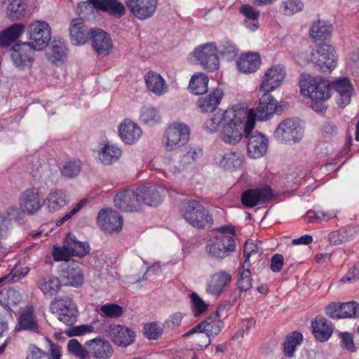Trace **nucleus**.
<instances>
[{
  "label": "nucleus",
  "mask_w": 359,
  "mask_h": 359,
  "mask_svg": "<svg viewBox=\"0 0 359 359\" xmlns=\"http://www.w3.org/2000/svg\"><path fill=\"white\" fill-rule=\"evenodd\" d=\"M226 119L219 130L221 140L226 144H238L245 134V122L248 117H254L253 110L248 112L244 107H232L226 110Z\"/></svg>",
  "instance_id": "obj_1"
},
{
  "label": "nucleus",
  "mask_w": 359,
  "mask_h": 359,
  "mask_svg": "<svg viewBox=\"0 0 359 359\" xmlns=\"http://www.w3.org/2000/svg\"><path fill=\"white\" fill-rule=\"evenodd\" d=\"M299 88L302 95L309 97L313 103L311 107L318 112H325L327 107L323 103L331 97L330 85L327 80L320 76L302 75Z\"/></svg>",
  "instance_id": "obj_2"
},
{
  "label": "nucleus",
  "mask_w": 359,
  "mask_h": 359,
  "mask_svg": "<svg viewBox=\"0 0 359 359\" xmlns=\"http://www.w3.org/2000/svg\"><path fill=\"white\" fill-rule=\"evenodd\" d=\"M180 212L185 220L193 227L209 229L214 219L209 211L196 201H184L180 205Z\"/></svg>",
  "instance_id": "obj_3"
},
{
  "label": "nucleus",
  "mask_w": 359,
  "mask_h": 359,
  "mask_svg": "<svg viewBox=\"0 0 359 359\" xmlns=\"http://www.w3.org/2000/svg\"><path fill=\"white\" fill-rule=\"evenodd\" d=\"M222 312H226L225 307L219 306L215 313H212L182 337L187 338L194 333H205V336H202L205 341L201 344V348L208 347L211 343V337L218 335L224 326V322L220 319Z\"/></svg>",
  "instance_id": "obj_4"
},
{
  "label": "nucleus",
  "mask_w": 359,
  "mask_h": 359,
  "mask_svg": "<svg viewBox=\"0 0 359 359\" xmlns=\"http://www.w3.org/2000/svg\"><path fill=\"white\" fill-rule=\"evenodd\" d=\"M255 125L254 117H248L245 122V137L248 140V152L253 158L263 156L267 151L269 141L258 131H252Z\"/></svg>",
  "instance_id": "obj_5"
},
{
  "label": "nucleus",
  "mask_w": 359,
  "mask_h": 359,
  "mask_svg": "<svg viewBox=\"0 0 359 359\" xmlns=\"http://www.w3.org/2000/svg\"><path fill=\"white\" fill-rule=\"evenodd\" d=\"M236 250L234 238L229 235H217L208 240L205 246L208 255L216 259L229 256Z\"/></svg>",
  "instance_id": "obj_6"
},
{
  "label": "nucleus",
  "mask_w": 359,
  "mask_h": 359,
  "mask_svg": "<svg viewBox=\"0 0 359 359\" xmlns=\"http://www.w3.org/2000/svg\"><path fill=\"white\" fill-rule=\"evenodd\" d=\"M190 129L183 123L175 122L164 134L163 147L167 151H172L184 146L189 140Z\"/></svg>",
  "instance_id": "obj_7"
},
{
  "label": "nucleus",
  "mask_w": 359,
  "mask_h": 359,
  "mask_svg": "<svg viewBox=\"0 0 359 359\" xmlns=\"http://www.w3.org/2000/svg\"><path fill=\"white\" fill-rule=\"evenodd\" d=\"M50 309L57 314L58 320L66 325H72L76 321L77 306L69 297L54 299L51 302Z\"/></svg>",
  "instance_id": "obj_8"
},
{
  "label": "nucleus",
  "mask_w": 359,
  "mask_h": 359,
  "mask_svg": "<svg viewBox=\"0 0 359 359\" xmlns=\"http://www.w3.org/2000/svg\"><path fill=\"white\" fill-rule=\"evenodd\" d=\"M51 38V30L48 24L44 21H35L28 27V44L34 50H41L45 48Z\"/></svg>",
  "instance_id": "obj_9"
},
{
  "label": "nucleus",
  "mask_w": 359,
  "mask_h": 359,
  "mask_svg": "<svg viewBox=\"0 0 359 359\" xmlns=\"http://www.w3.org/2000/svg\"><path fill=\"white\" fill-rule=\"evenodd\" d=\"M311 60L323 73H330L337 65L334 48L327 43H321L311 53Z\"/></svg>",
  "instance_id": "obj_10"
},
{
  "label": "nucleus",
  "mask_w": 359,
  "mask_h": 359,
  "mask_svg": "<svg viewBox=\"0 0 359 359\" xmlns=\"http://www.w3.org/2000/svg\"><path fill=\"white\" fill-rule=\"evenodd\" d=\"M217 52L215 43H207L195 48L194 56L204 69L212 72L217 69L219 65Z\"/></svg>",
  "instance_id": "obj_11"
},
{
  "label": "nucleus",
  "mask_w": 359,
  "mask_h": 359,
  "mask_svg": "<svg viewBox=\"0 0 359 359\" xmlns=\"http://www.w3.org/2000/svg\"><path fill=\"white\" fill-rule=\"evenodd\" d=\"M274 137L282 142H297L302 137V129L297 121L287 118L278 124Z\"/></svg>",
  "instance_id": "obj_12"
},
{
  "label": "nucleus",
  "mask_w": 359,
  "mask_h": 359,
  "mask_svg": "<svg viewBox=\"0 0 359 359\" xmlns=\"http://www.w3.org/2000/svg\"><path fill=\"white\" fill-rule=\"evenodd\" d=\"M273 198L271 189L269 185L255 189H249L243 191L241 196L242 204L248 208L270 201Z\"/></svg>",
  "instance_id": "obj_13"
},
{
  "label": "nucleus",
  "mask_w": 359,
  "mask_h": 359,
  "mask_svg": "<svg viewBox=\"0 0 359 359\" xmlns=\"http://www.w3.org/2000/svg\"><path fill=\"white\" fill-rule=\"evenodd\" d=\"M45 204V200L37 188H30L21 193L19 205L24 212L34 215L38 212Z\"/></svg>",
  "instance_id": "obj_14"
},
{
  "label": "nucleus",
  "mask_w": 359,
  "mask_h": 359,
  "mask_svg": "<svg viewBox=\"0 0 359 359\" xmlns=\"http://www.w3.org/2000/svg\"><path fill=\"white\" fill-rule=\"evenodd\" d=\"M125 3L128 9L135 18L144 20L154 15L158 0H126Z\"/></svg>",
  "instance_id": "obj_15"
},
{
  "label": "nucleus",
  "mask_w": 359,
  "mask_h": 359,
  "mask_svg": "<svg viewBox=\"0 0 359 359\" xmlns=\"http://www.w3.org/2000/svg\"><path fill=\"white\" fill-rule=\"evenodd\" d=\"M115 206L124 212H134L140 210L137 189H126L118 192L114 199Z\"/></svg>",
  "instance_id": "obj_16"
},
{
  "label": "nucleus",
  "mask_w": 359,
  "mask_h": 359,
  "mask_svg": "<svg viewBox=\"0 0 359 359\" xmlns=\"http://www.w3.org/2000/svg\"><path fill=\"white\" fill-rule=\"evenodd\" d=\"M97 224L107 232H118L122 229L123 219L116 210L102 209L97 215Z\"/></svg>",
  "instance_id": "obj_17"
},
{
  "label": "nucleus",
  "mask_w": 359,
  "mask_h": 359,
  "mask_svg": "<svg viewBox=\"0 0 359 359\" xmlns=\"http://www.w3.org/2000/svg\"><path fill=\"white\" fill-rule=\"evenodd\" d=\"M107 333L113 343L118 346H128L135 341V332L123 325H111Z\"/></svg>",
  "instance_id": "obj_18"
},
{
  "label": "nucleus",
  "mask_w": 359,
  "mask_h": 359,
  "mask_svg": "<svg viewBox=\"0 0 359 359\" xmlns=\"http://www.w3.org/2000/svg\"><path fill=\"white\" fill-rule=\"evenodd\" d=\"M330 85V94L334 90L337 94V104L344 108L351 102V98L353 93V87L346 77L337 79L332 82Z\"/></svg>",
  "instance_id": "obj_19"
},
{
  "label": "nucleus",
  "mask_w": 359,
  "mask_h": 359,
  "mask_svg": "<svg viewBox=\"0 0 359 359\" xmlns=\"http://www.w3.org/2000/svg\"><path fill=\"white\" fill-rule=\"evenodd\" d=\"M93 29L89 28L81 18L72 20L69 28L72 43L76 46L85 44L90 39Z\"/></svg>",
  "instance_id": "obj_20"
},
{
  "label": "nucleus",
  "mask_w": 359,
  "mask_h": 359,
  "mask_svg": "<svg viewBox=\"0 0 359 359\" xmlns=\"http://www.w3.org/2000/svg\"><path fill=\"white\" fill-rule=\"evenodd\" d=\"M34 50L27 42L15 43L11 49L14 65L20 69L29 66L32 62V54Z\"/></svg>",
  "instance_id": "obj_21"
},
{
  "label": "nucleus",
  "mask_w": 359,
  "mask_h": 359,
  "mask_svg": "<svg viewBox=\"0 0 359 359\" xmlns=\"http://www.w3.org/2000/svg\"><path fill=\"white\" fill-rule=\"evenodd\" d=\"M92 47L99 55H107L113 48V43L108 33L100 28H94L90 37Z\"/></svg>",
  "instance_id": "obj_22"
},
{
  "label": "nucleus",
  "mask_w": 359,
  "mask_h": 359,
  "mask_svg": "<svg viewBox=\"0 0 359 359\" xmlns=\"http://www.w3.org/2000/svg\"><path fill=\"white\" fill-rule=\"evenodd\" d=\"M285 76V67L277 65L269 68L265 73L260 86V91L270 92L278 87Z\"/></svg>",
  "instance_id": "obj_23"
},
{
  "label": "nucleus",
  "mask_w": 359,
  "mask_h": 359,
  "mask_svg": "<svg viewBox=\"0 0 359 359\" xmlns=\"http://www.w3.org/2000/svg\"><path fill=\"white\" fill-rule=\"evenodd\" d=\"M142 135L140 127L130 119H124L118 126V135L126 144H133L138 142Z\"/></svg>",
  "instance_id": "obj_24"
},
{
  "label": "nucleus",
  "mask_w": 359,
  "mask_h": 359,
  "mask_svg": "<svg viewBox=\"0 0 359 359\" xmlns=\"http://www.w3.org/2000/svg\"><path fill=\"white\" fill-rule=\"evenodd\" d=\"M231 281V275L226 271H220L212 274L207 283L208 293L219 297L229 285Z\"/></svg>",
  "instance_id": "obj_25"
},
{
  "label": "nucleus",
  "mask_w": 359,
  "mask_h": 359,
  "mask_svg": "<svg viewBox=\"0 0 359 359\" xmlns=\"http://www.w3.org/2000/svg\"><path fill=\"white\" fill-rule=\"evenodd\" d=\"M88 355L91 354L96 358H108L113 353V348L109 341L97 337L86 343Z\"/></svg>",
  "instance_id": "obj_26"
},
{
  "label": "nucleus",
  "mask_w": 359,
  "mask_h": 359,
  "mask_svg": "<svg viewBox=\"0 0 359 359\" xmlns=\"http://www.w3.org/2000/svg\"><path fill=\"white\" fill-rule=\"evenodd\" d=\"M333 31L332 25L327 20L313 21L309 29V37L316 43H320L328 39Z\"/></svg>",
  "instance_id": "obj_27"
},
{
  "label": "nucleus",
  "mask_w": 359,
  "mask_h": 359,
  "mask_svg": "<svg viewBox=\"0 0 359 359\" xmlns=\"http://www.w3.org/2000/svg\"><path fill=\"white\" fill-rule=\"evenodd\" d=\"M60 282L65 285L78 287L83 283V275L81 269L74 265L63 267L59 273Z\"/></svg>",
  "instance_id": "obj_28"
},
{
  "label": "nucleus",
  "mask_w": 359,
  "mask_h": 359,
  "mask_svg": "<svg viewBox=\"0 0 359 359\" xmlns=\"http://www.w3.org/2000/svg\"><path fill=\"white\" fill-rule=\"evenodd\" d=\"M15 330H27L32 332H39V327L32 307H26L20 311V316L18 318V325Z\"/></svg>",
  "instance_id": "obj_29"
},
{
  "label": "nucleus",
  "mask_w": 359,
  "mask_h": 359,
  "mask_svg": "<svg viewBox=\"0 0 359 359\" xmlns=\"http://www.w3.org/2000/svg\"><path fill=\"white\" fill-rule=\"evenodd\" d=\"M223 95V91L217 88L210 94L200 97L197 102V106L201 112H212L220 103Z\"/></svg>",
  "instance_id": "obj_30"
},
{
  "label": "nucleus",
  "mask_w": 359,
  "mask_h": 359,
  "mask_svg": "<svg viewBox=\"0 0 359 359\" xmlns=\"http://www.w3.org/2000/svg\"><path fill=\"white\" fill-rule=\"evenodd\" d=\"M238 70L244 74L256 72L260 66L261 58L257 53L242 54L236 62Z\"/></svg>",
  "instance_id": "obj_31"
},
{
  "label": "nucleus",
  "mask_w": 359,
  "mask_h": 359,
  "mask_svg": "<svg viewBox=\"0 0 359 359\" xmlns=\"http://www.w3.org/2000/svg\"><path fill=\"white\" fill-rule=\"evenodd\" d=\"M94 8L116 18H121L126 13V6L118 0H97Z\"/></svg>",
  "instance_id": "obj_32"
},
{
  "label": "nucleus",
  "mask_w": 359,
  "mask_h": 359,
  "mask_svg": "<svg viewBox=\"0 0 359 359\" xmlns=\"http://www.w3.org/2000/svg\"><path fill=\"white\" fill-rule=\"evenodd\" d=\"M264 94L259 99L257 108L259 118L264 120L272 116L277 109V101L271 95L269 92L263 91Z\"/></svg>",
  "instance_id": "obj_33"
},
{
  "label": "nucleus",
  "mask_w": 359,
  "mask_h": 359,
  "mask_svg": "<svg viewBox=\"0 0 359 359\" xmlns=\"http://www.w3.org/2000/svg\"><path fill=\"white\" fill-rule=\"evenodd\" d=\"M243 162V156L240 151L230 150L223 154L219 164L223 169L233 172L240 169Z\"/></svg>",
  "instance_id": "obj_34"
},
{
  "label": "nucleus",
  "mask_w": 359,
  "mask_h": 359,
  "mask_svg": "<svg viewBox=\"0 0 359 359\" xmlns=\"http://www.w3.org/2000/svg\"><path fill=\"white\" fill-rule=\"evenodd\" d=\"M313 334L320 341H327L332 334V324L326 318H316L311 323Z\"/></svg>",
  "instance_id": "obj_35"
},
{
  "label": "nucleus",
  "mask_w": 359,
  "mask_h": 359,
  "mask_svg": "<svg viewBox=\"0 0 359 359\" xmlns=\"http://www.w3.org/2000/svg\"><path fill=\"white\" fill-rule=\"evenodd\" d=\"M25 25L22 23H14L0 32V45L4 47L11 46L24 32Z\"/></svg>",
  "instance_id": "obj_36"
},
{
  "label": "nucleus",
  "mask_w": 359,
  "mask_h": 359,
  "mask_svg": "<svg viewBox=\"0 0 359 359\" xmlns=\"http://www.w3.org/2000/svg\"><path fill=\"white\" fill-rule=\"evenodd\" d=\"M50 346V354L46 353L34 345L29 348V352L26 359H60L61 352L60 346L54 344L50 340L47 339Z\"/></svg>",
  "instance_id": "obj_37"
},
{
  "label": "nucleus",
  "mask_w": 359,
  "mask_h": 359,
  "mask_svg": "<svg viewBox=\"0 0 359 359\" xmlns=\"http://www.w3.org/2000/svg\"><path fill=\"white\" fill-rule=\"evenodd\" d=\"M140 206L144 203L150 206L158 205L162 201L159 191L155 187L137 188Z\"/></svg>",
  "instance_id": "obj_38"
},
{
  "label": "nucleus",
  "mask_w": 359,
  "mask_h": 359,
  "mask_svg": "<svg viewBox=\"0 0 359 359\" xmlns=\"http://www.w3.org/2000/svg\"><path fill=\"white\" fill-rule=\"evenodd\" d=\"M147 88L157 95H162L167 91V86L163 77L155 72H150L145 76Z\"/></svg>",
  "instance_id": "obj_39"
},
{
  "label": "nucleus",
  "mask_w": 359,
  "mask_h": 359,
  "mask_svg": "<svg viewBox=\"0 0 359 359\" xmlns=\"http://www.w3.org/2000/svg\"><path fill=\"white\" fill-rule=\"evenodd\" d=\"M303 335L297 331L288 334L283 344V353L287 358H293L296 348L302 343Z\"/></svg>",
  "instance_id": "obj_40"
},
{
  "label": "nucleus",
  "mask_w": 359,
  "mask_h": 359,
  "mask_svg": "<svg viewBox=\"0 0 359 359\" xmlns=\"http://www.w3.org/2000/svg\"><path fill=\"white\" fill-rule=\"evenodd\" d=\"M122 151L118 147L106 144L99 152L98 158L103 165H108L117 161Z\"/></svg>",
  "instance_id": "obj_41"
},
{
  "label": "nucleus",
  "mask_w": 359,
  "mask_h": 359,
  "mask_svg": "<svg viewBox=\"0 0 359 359\" xmlns=\"http://www.w3.org/2000/svg\"><path fill=\"white\" fill-rule=\"evenodd\" d=\"M60 280L53 276L41 278L38 283V287L46 297H51L56 294L60 288Z\"/></svg>",
  "instance_id": "obj_42"
},
{
  "label": "nucleus",
  "mask_w": 359,
  "mask_h": 359,
  "mask_svg": "<svg viewBox=\"0 0 359 359\" xmlns=\"http://www.w3.org/2000/svg\"><path fill=\"white\" fill-rule=\"evenodd\" d=\"M66 241L72 256L82 257L90 252L88 244L77 241L76 236L72 233H69L67 234Z\"/></svg>",
  "instance_id": "obj_43"
},
{
  "label": "nucleus",
  "mask_w": 359,
  "mask_h": 359,
  "mask_svg": "<svg viewBox=\"0 0 359 359\" xmlns=\"http://www.w3.org/2000/svg\"><path fill=\"white\" fill-rule=\"evenodd\" d=\"M208 76L204 73H197L192 76L189 88L195 95H203L208 91Z\"/></svg>",
  "instance_id": "obj_44"
},
{
  "label": "nucleus",
  "mask_w": 359,
  "mask_h": 359,
  "mask_svg": "<svg viewBox=\"0 0 359 359\" xmlns=\"http://www.w3.org/2000/svg\"><path fill=\"white\" fill-rule=\"evenodd\" d=\"M46 201L49 210L57 211L66 205V194L61 189L51 191L48 195Z\"/></svg>",
  "instance_id": "obj_45"
},
{
  "label": "nucleus",
  "mask_w": 359,
  "mask_h": 359,
  "mask_svg": "<svg viewBox=\"0 0 359 359\" xmlns=\"http://www.w3.org/2000/svg\"><path fill=\"white\" fill-rule=\"evenodd\" d=\"M27 4L25 0L8 1L7 15L13 20H18L25 15Z\"/></svg>",
  "instance_id": "obj_46"
},
{
  "label": "nucleus",
  "mask_w": 359,
  "mask_h": 359,
  "mask_svg": "<svg viewBox=\"0 0 359 359\" xmlns=\"http://www.w3.org/2000/svg\"><path fill=\"white\" fill-rule=\"evenodd\" d=\"M201 154V150L197 151L191 148L188 149L186 153L181 156L178 162V170L182 171L192 166Z\"/></svg>",
  "instance_id": "obj_47"
},
{
  "label": "nucleus",
  "mask_w": 359,
  "mask_h": 359,
  "mask_svg": "<svg viewBox=\"0 0 359 359\" xmlns=\"http://www.w3.org/2000/svg\"><path fill=\"white\" fill-rule=\"evenodd\" d=\"M226 110L219 111L217 113L214 114L212 116L205 121L203 124V128L205 130L209 133H215L219 130V127L222 129V125L224 124V122L226 119Z\"/></svg>",
  "instance_id": "obj_48"
},
{
  "label": "nucleus",
  "mask_w": 359,
  "mask_h": 359,
  "mask_svg": "<svg viewBox=\"0 0 359 359\" xmlns=\"http://www.w3.org/2000/svg\"><path fill=\"white\" fill-rule=\"evenodd\" d=\"M81 165L82 163L79 160H72L65 162L60 168L61 174L67 178H74L80 173Z\"/></svg>",
  "instance_id": "obj_49"
},
{
  "label": "nucleus",
  "mask_w": 359,
  "mask_h": 359,
  "mask_svg": "<svg viewBox=\"0 0 359 359\" xmlns=\"http://www.w3.org/2000/svg\"><path fill=\"white\" fill-rule=\"evenodd\" d=\"M140 119L144 123L156 124L161 121V116L158 111L152 107L144 106L140 111Z\"/></svg>",
  "instance_id": "obj_50"
},
{
  "label": "nucleus",
  "mask_w": 359,
  "mask_h": 359,
  "mask_svg": "<svg viewBox=\"0 0 359 359\" xmlns=\"http://www.w3.org/2000/svg\"><path fill=\"white\" fill-rule=\"evenodd\" d=\"M47 56L53 62H62L67 57V48L62 44H53L48 52Z\"/></svg>",
  "instance_id": "obj_51"
},
{
  "label": "nucleus",
  "mask_w": 359,
  "mask_h": 359,
  "mask_svg": "<svg viewBox=\"0 0 359 359\" xmlns=\"http://www.w3.org/2000/svg\"><path fill=\"white\" fill-rule=\"evenodd\" d=\"M191 302V309L195 316H198L203 313L208 308L206 304L196 292H192L190 295Z\"/></svg>",
  "instance_id": "obj_52"
},
{
  "label": "nucleus",
  "mask_w": 359,
  "mask_h": 359,
  "mask_svg": "<svg viewBox=\"0 0 359 359\" xmlns=\"http://www.w3.org/2000/svg\"><path fill=\"white\" fill-rule=\"evenodd\" d=\"M101 314L107 318H119L123 312V307L116 304H106L101 306Z\"/></svg>",
  "instance_id": "obj_53"
},
{
  "label": "nucleus",
  "mask_w": 359,
  "mask_h": 359,
  "mask_svg": "<svg viewBox=\"0 0 359 359\" xmlns=\"http://www.w3.org/2000/svg\"><path fill=\"white\" fill-rule=\"evenodd\" d=\"M163 330L161 325L156 322L147 323L144 325V335L149 339H158L163 333Z\"/></svg>",
  "instance_id": "obj_54"
},
{
  "label": "nucleus",
  "mask_w": 359,
  "mask_h": 359,
  "mask_svg": "<svg viewBox=\"0 0 359 359\" xmlns=\"http://www.w3.org/2000/svg\"><path fill=\"white\" fill-rule=\"evenodd\" d=\"M341 318L359 316V304L353 301L341 303Z\"/></svg>",
  "instance_id": "obj_55"
},
{
  "label": "nucleus",
  "mask_w": 359,
  "mask_h": 359,
  "mask_svg": "<svg viewBox=\"0 0 359 359\" xmlns=\"http://www.w3.org/2000/svg\"><path fill=\"white\" fill-rule=\"evenodd\" d=\"M67 349L72 354L81 359H86L88 357L86 348L85 347V348H83L76 339H72L68 341Z\"/></svg>",
  "instance_id": "obj_56"
},
{
  "label": "nucleus",
  "mask_w": 359,
  "mask_h": 359,
  "mask_svg": "<svg viewBox=\"0 0 359 359\" xmlns=\"http://www.w3.org/2000/svg\"><path fill=\"white\" fill-rule=\"evenodd\" d=\"M222 57L226 60H233L238 54V49L229 41H223L219 46Z\"/></svg>",
  "instance_id": "obj_57"
},
{
  "label": "nucleus",
  "mask_w": 359,
  "mask_h": 359,
  "mask_svg": "<svg viewBox=\"0 0 359 359\" xmlns=\"http://www.w3.org/2000/svg\"><path fill=\"white\" fill-rule=\"evenodd\" d=\"M303 8V3L299 0H287L282 4L283 13L287 15L300 12Z\"/></svg>",
  "instance_id": "obj_58"
},
{
  "label": "nucleus",
  "mask_w": 359,
  "mask_h": 359,
  "mask_svg": "<svg viewBox=\"0 0 359 359\" xmlns=\"http://www.w3.org/2000/svg\"><path fill=\"white\" fill-rule=\"evenodd\" d=\"M184 314L181 312H176L170 315L163 324V328L168 330L177 329L182 323Z\"/></svg>",
  "instance_id": "obj_59"
},
{
  "label": "nucleus",
  "mask_w": 359,
  "mask_h": 359,
  "mask_svg": "<svg viewBox=\"0 0 359 359\" xmlns=\"http://www.w3.org/2000/svg\"><path fill=\"white\" fill-rule=\"evenodd\" d=\"M69 248L67 246V243L65 241L62 247H55L53 252V257L55 261H69L71 257Z\"/></svg>",
  "instance_id": "obj_60"
},
{
  "label": "nucleus",
  "mask_w": 359,
  "mask_h": 359,
  "mask_svg": "<svg viewBox=\"0 0 359 359\" xmlns=\"http://www.w3.org/2000/svg\"><path fill=\"white\" fill-rule=\"evenodd\" d=\"M95 327L92 325H81L73 326L65 331L68 337L82 336L94 331Z\"/></svg>",
  "instance_id": "obj_61"
},
{
  "label": "nucleus",
  "mask_w": 359,
  "mask_h": 359,
  "mask_svg": "<svg viewBox=\"0 0 359 359\" xmlns=\"http://www.w3.org/2000/svg\"><path fill=\"white\" fill-rule=\"evenodd\" d=\"M237 287L242 292H246L252 287V278L250 270H243L237 281Z\"/></svg>",
  "instance_id": "obj_62"
},
{
  "label": "nucleus",
  "mask_w": 359,
  "mask_h": 359,
  "mask_svg": "<svg viewBox=\"0 0 359 359\" xmlns=\"http://www.w3.org/2000/svg\"><path fill=\"white\" fill-rule=\"evenodd\" d=\"M259 253H260L259 249L257 243L252 241H246L243 247V255L245 257L243 266L249 262L251 256Z\"/></svg>",
  "instance_id": "obj_63"
},
{
  "label": "nucleus",
  "mask_w": 359,
  "mask_h": 359,
  "mask_svg": "<svg viewBox=\"0 0 359 359\" xmlns=\"http://www.w3.org/2000/svg\"><path fill=\"white\" fill-rule=\"evenodd\" d=\"M359 280V263L350 269L348 271L340 281L341 283H352Z\"/></svg>",
  "instance_id": "obj_64"
}]
</instances>
